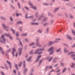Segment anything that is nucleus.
I'll return each instance as SVG.
<instances>
[{
	"mask_svg": "<svg viewBox=\"0 0 75 75\" xmlns=\"http://www.w3.org/2000/svg\"><path fill=\"white\" fill-rule=\"evenodd\" d=\"M54 50V47H52L50 48L49 49L47 50L48 52L51 51L50 53H49V55H51L53 53V50Z\"/></svg>",
	"mask_w": 75,
	"mask_h": 75,
	"instance_id": "f257e3e1",
	"label": "nucleus"
},
{
	"mask_svg": "<svg viewBox=\"0 0 75 75\" xmlns=\"http://www.w3.org/2000/svg\"><path fill=\"white\" fill-rule=\"evenodd\" d=\"M4 35H1V38H3V40H2L1 41V38H0V42L1 43H5V41H6V40L5 39L3 38H4Z\"/></svg>",
	"mask_w": 75,
	"mask_h": 75,
	"instance_id": "f03ea898",
	"label": "nucleus"
},
{
	"mask_svg": "<svg viewBox=\"0 0 75 75\" xmlns=\"http://www.w3.org/2000/svg\"><path fill=\"white\" fill-rule=\"evenodd\" d=\"M29 4L30 5V7L32 8L34 10H36L37 9V8L35 6H33V4L30 3V2H29Z\"/></svg>",
	"mask_w": 75,
	"mask_h": 75,
	"instance_id": "7ed1b4c3",
	"label": "nucleus"
},
{
	"mask_svg": "<svg viewBox=\"0 0 75 75\" xmlns=\"http://www.w3.org/2000/svg\"><path fill=\"white\" fill-rule=\"evenodd\" d=\"M74 53H75L74 52H69L68 54L72 55L71 56V57H75V54H74Z\"/></svg>",
	"mask_w": 75,
	"mask_h": 75,
	"instance_id": "20e7f679",
	"label": "nucleus"
},
{
	"mask_svg": "<svg viewBox=\"0 0 75 75\" xmlns=\"http://www.w3.org/2000/svg\"><path fill=\"white\" fill-rule=\"evenodd\" d=\"M36 44L37 46H38V47H41V46L39 44L38 39L37 40V39H36Z\"/></svg>",
	"mask_w": 75,
	"mask_h": 75,
	"instance_id": "39448f33",
	"label": "nucleus"
},
{
	"mask_svg": "<svg viewBox=\"0 0 75 75\" xmlns=\"http://www.w3.org/2000/svg\"><path fill=\"white\" fill-rule=\"evenodd\" d=\"M44 50V49L43 48H41L38 49V50H37V51H36L35 52V54H37L38 53V52L40 51H43Z\"/></svg>",
	"mask_w": 75,
	"mask_h": 75,
	"instance_id": "423d86ee",
	"label": "nucleus"
},
{
	"mask_svg": "<svg viewBox=\"0 0 75 75\" xmlns=\"http://www.w3.org/2000/svg\"><path fill=\"white\" fill-rule=\"evenodd\" d=\"M16 48H12V54H13V56H14V53L16 52Z\"/></svg>",
	"mask_w": 75,
	"mask_h": 75,
	"instance_id": "0eeeda50",
	"label": "nucleus"
},
{
	"mask_svg": "<svg viewBox=\"0 0 75 75\" xmlns=\"http://www.w3.org/2000/svg\"><path fill=\"white\" fill-rule=\"evenodd\" d=\"M22 48H20L18 49V51L19 52V55L20 56L22 52Z\"/></svg>",
	"mask_w": 75,
	"mask_h": 75,
	"instance_id": "6e6552de",
	"label": "nucleus"
},
{
	"mask_svg": "<svg viewBox=\"0 0 75 75\" xmlns=\"http://www.w3.org/2000/svg\"><path fill=\"white\" fill-rule=\"evenodd\" d=\"M5 35L6 37H9V38L11 40L12 39V38L11 36H10V35L9 34H7L6 33H5Z\"/></svg>",
	"mask_w": 75,
	"mask_h": 75,
	"instance_id": "1a4fd4ad",
	"label": "nucleus"
},
{
	"mask_svg": "<svg viewBox=\"0 0 75 75\" xmlns=\"http://www.w3.org/2000/svg\"><path fill=\"white\" fill-rule=\"evenodd\" d=\"M41 55L38 56V57L37 59L35 61V62H37L38 61L39 59L41 58Z\"/></svg>",
	"mask_w": 75,
	"mask_h": 75,
	"instance_id": "9d476101",
	"label": "nucleus"
},
{
	"mask_svg": "<svg viewBox=\"0 0 75 75\" xmlns=\"http://www.w3.org/2000/svg\"><path fill=\"white\" fill-rule=\"evenodd\" d=\"M6 62L9 65V67H10V69L11 68V64L10 62H8V61H6Z\"/></svg>",
	"mask_w": 75,
	"mask_h": 75,
	"instance_id": "9b49d317",
	"label": "nucleus"
},
{
	"mask_svg": "<svg viewBox=\"0 0 75 75\" xmlns=\"http://www.w3.org/2000/svg\"><path fill=\"white\" fill-rule=\"evenodd\" d=\"M2 50V48L1 47H0V50H1V54H4V51Z\"/></svg>",
	"mask_w": 75,
	"mask_h": 75,
	"instance_id": "f8f14e48",
	"label": "nucleus"
},
{
	"mask_svg": "<svg viewBox=\"0 0 75 75\" xmlns=\"http://www.w3.org/2000/svg\"><path fill=\"white\" fill-rule=\"evenodd\" d=\"M54 43V42H49V44H48V46H50V45H52Z\"/></svg>",
	"mask_w": 75,
	"mask_h": 75,
	"instance_id": "ddd939ff",
	"label": "nucleus"
},
{
	"mask_svg": "<svg viewBox=\"0 0 75 75\" xmlns=\"http://www.w3.org/2000/svg\"><path fill=\"white\" fill-rule=\"evenodd\" d=\"M25 18H33V16H29V17H28L27 15L25 16Z\"/></svg>",
	"mask_w": 75,
	"mask_h": 75,
	"instance_id": "4468645a",
	"label": "nucleus"
},
{
	"mask_svg": "<svg viewBox=\"0 0 75 75\" xmlns=\"http://www.w3.org/2000/svg\"><path fill=\"white\" fill-rule=\"evenodd\" d=\"M31 24L32 25H38V23H31Z\"/></svg>",
	"mask_w": 75,
	"mask_h": 75,
	"instance_id": "2eb2a0df",
	"label": "nucleus"
},
{
	"mask_svg": "<svg viewBox=\"0 0 75 75\" xmlns=\"http://www.w3.org/2000/svg\"><path fill=\"white\" fill-rule=\"evenodd\" d=\"M2 25H3V27L5 29H7L8 28V27L5 26L4 24H2Z\"/></svg>",
	"mask_w": 75,
	"mask_h": 75,
	"instance_id": "dca6fc26",
	"label": "nucleus"
},
{
	"mask_svg": "<svg viewBox=\"0 0 75 75\" xmlns=\"http://www.w3.org/2000/svg\"><path fill=\"white\" fill-rule=\"evenodd\" d=\"M67 38L69 40H72V38L71 37H70L69 35H67Z\"/></svg>",
	"mask_w": 75,
	"mask_h": 75,
	"instance_id": "f3484780",
	"label": "nucleus"
},
{
	"mask_svg": "<svg viewBox=\"0 0 75 75\" xmlns=\"http://www.w3.org/2000/svg\"><path fill=\"white\" fill-rule=\"evenodd\" d=\"M11 30L12 31V33H13V34H15V30H13V29H12V28H11Z\"/></svg>",
	"mask_w": 75,
	"mask_h": 75,
	"instance_id": "a211bd4d",
	"label": "nucleus"
},
{
	"mask_svg": "<svg viewBox=\"0 0 75 75\" xmlns=\"http://www.w3.org/2000/svg\"><path fill=\"white\" fill-rule=\"evenodd\" d=\"M27 35V33H24V34H23L21 35V36H26Z\"/></svg>",
	"mask_w": 75,
	"mask_h": 75,
	"instance_id": "6ab92c4d",
	"label": "nucleus"
},
{
	"mask_svg": "<svg viewBox=\"0 0 75 75\" xmlns=\"http://www.w3.org/2000/svg\"><path fill=\"white\" fill-rule=\"evenodd\" d=\"M34 44H35V43L34 42H33L32 43H30L29 45V46H32L33 45H34Z\"/></svg>",
	"mask_w": 75,
	"mask_h": 75,
	"instance_id": "aec40b11",
	"label": "nucleus"
},
{
	"mask_svg": "<svg viewBox=\"0 0 75 75\" xmlns=\"http://www.w3.org/2000/svg\"><path fill=\"white\" fill-rule=\"evenodd\" d=\"M64 52H68V51L65 48H64Z\"/></svg>",
	"mask_w": 75,
	"mask_h": 75,
	"instance_id": "412c9836",
	"label": "nucleus"
},
{
	"mask_svg": "<svg viewBox=\"0 0 75 75\" xmlns=\"http://www.w3.org/2000/svg\"><path fill=\"white\" fill-rule=\"evenodd\" d=\"M31 58V57H30L29 58V59H26L27 61L28 62H29V61H30V59Z\"/></svg>",
	"mask_w": 75,
	"mask_h": 75,
	"instance_id": "4be33fe9",
	"label": "nucleus"
},
{
	"mask_svg": "<svg viewBox=\"0 0 75 75\" xmlns=\"http://www.w3.org/2000/svg\"><path fill=\"white\" fill-rule=\"evenodd\" d=\"M11 50V49H9L8 50L6 51V52L7 53H9L10 52Z\"/></svg>",
	"mask_w": 75,
	"mask_h": 75,
	"instance_id": "5701e85b",
	"label": "nucleus"
},
{
	"mask_svg": "<svg viewBox=\"0 0 75 75\" xmlns=\"http://www.w3.org/2000/svg\"><path fill=\"white\" fill-rule=\"evenodd\" d=\"M74 65H75L74 63H72V65L71 66V68H73L74 67Z\"/></svg>",
	"mask_w": 75,
	"mask_h": 75,
	"instance_id": "b1692460",
	"label": "nucleus"
},
{
	"mask_svg": "<svg viewBox=\"0 0 75 75\" xmlns=\"http://www.w3.org/2000/svg\"><path fill=\"white\" fill-rule=\"evenodd\" d=\"M22 23V22H20L19 21V22H17V24H21Z\"/></svg>",
	"mask_w": 75,
	"mask_h": 75,
	"instance_id": "393cba45",
	"label": "nucleus"
},
{
	"mask_svg": "<svg viewBox=\"0 0 75 75\" xmlns=\"http://www.w3.org/2000/svg\"><path fill=\"white\" fill-rule=\"evenodd\" d=\"M47 20V18H44V19H43V21H44V22H45V21L46 20Z\"/></svg>",
	"mask_w": 75,
	"mask_h": 75,
	"instance_id": "a878e982",
	"label": "nucleus"
},
{
	"mask_svg": "<svg viewBox=\"0 0 75 75\" xmlns=\"http://www.w3.org/2000/svg\"><path fill=\"white\" fill-rule=\"evenodd\" d=\"M1 20H5L6 19V18H5L4 17H1Z\"/></svg>",
	"mask_w": 75,
	"mask_h": 75,
	"instance_id": "bb28decb",
	"label": "nucleus"
},
{
	"mask_svg": "<svg viewBox=\"0 0 75 75\" xmlns=\"http://www.w3.org/2000/svg\"><path fill=\"white\" fill-rule=\"evenodd\" d=\"M16 16H22V15L21 14L19 13V14H18V13H16Z\"/></svg>",
	"mask_w": 75,
	"mask_h": 75,
	"instance_id": "cd10ccee",
	"label": "nucleus"
},
{
	"mask_svg": "<svg viewBox=\"0 0 75 75\" xmlns=\"http://www.w3.org/2000/svg\"><path fill=\"white\" fill-rule=\"evenodd\" d=\"M72 32L73 33V34H74V35H75V32H74V31L72 30Z\"/></svg>",
	"mask_w": 75,
	"mask_h": 75,
	"instance_id": "c85d7f7f",
	"label": "nucleus"
},
{
	"mask_svg": "<svg viewBox=\"0 0 75 75\" xmlns=\"http://www.w3.org/2000/svg\"><path fill=\"white\" fill-rule=\"evenodd\" d=\"M22 64V62H20V64H18L19 67H20L21 66Z\"/></svg>",
	"mask_w": 75,
	"mask_h": 75,
	"instance_id": "c756f323",
	"label": "nucleus"
},
{
	"mask_svg": "<svg viewBox=\"0 0 75 75\" xmlns=\"http://www.w3.org/2000/svg\"><path fill=\"white\" fill-rule=\"evenodd\" d=\"M52 59V57H51L50 58H49V61L50 62L51 60Z\"/></svg>",
	"mask_w": 75,
	"mask_h": 75,
	"instance_id": "7c9ffc66",
	"label": "nucleus"
},
{
	"mask_svg": "<svg viewBox=\"0 0 75 75\" xmlns=\"http://www.w3.org/2000/svg\"><path fill=\"white\" fill-rule=\"evenodd\" d=\"M60 40H61V39L60 38H56V40H57V41Z\"/></svg>",
	"mask_w": 75,
	"mask_h": 75,
	"instance_id": "2f4dec72",
	"label": "nucleus"
},
{
	"mask_svg": "<svg viewBox=\"0 0 75 75\" xmlns=\"http://www.w3.org/2000/svg\"><path fill=\"white\" fill-rule=\"evenodd\" d=\"M66 68H64L63 69V70L62 72H63V73H64V72L65 71H66Z\"/></svg>",
	"mask_w": 75,
	"mask_h": 75,
	"instance_id": "473e14b6",
	"label": "nucleus"
},
{
	"mask_svg": "<svg viewBox=\"0 0 75 75\" xmlns=\"http://www.w3.org/2000/svg\"><path fill=\"white\" fill-rule=\"evenodd\" d=\"M38 32L40 33H42V31H41V30H38Z\"/></svg>",
	"mask_w": 75,
	"mask_h": 75,
	"instance_id": "72a5a7b5",
	"label": "nucleus"
},
{
	"mask_svg": "<svg viewBox=\"0 0 75 75\" xmlns=\"http://www.w3.org/2000/svg\"><path fill=\"white\" fill-rule=\"evenodd\" d=\"M24 62V66H23V67L25 68V61H24L23 62Z\"/></svg>",
	"mask_w": 75,
	"mask_h": 75,
	"instance_id": "f704fd0d",
	"label": "nucleus"
},
{
	"mask_svg": "<svg viewBox=\"0 0 75 75\" xmlns=\"http://www.w3.org/2000/svg\"><path fill=\"white\" fill-rule=\"evenodd\" d=\"M43 5H45V6H47L48 5V4H46V3H43Z\"/></svg>",
	"mask_w": 75,
	"mask_h": 75,
	"instance_id": "c9c22d12",
	"label": "nucleus"
},
{
	"mask_svg": "<svg viewBox=\"0 0 75 75\" xmlns=\"http://www.w3.org/2000/svg\"><path fill=\"white\" fill-rule=\"evenodd\" d=\"M25 8L26 10H29V8L25 6Z\"/></svg>",
	"mask_w": 75,
	"mask_h": 75,
	"instance_id": "e433bc0d",
	"label": "nucleus"
},
{
	"mask_svg": "<svg viewBox=\"0 0 75 75\" xmlns=\"http://www.w3.org/2000/svg\"><path fill=\"white\" fill-rule=\"evenodd\" d=\"M49 28H48L46 29V32L47 33H48V32H49Z\"/></svg>",
	"mask_w": 75,
	"mask_h": 75,
	"instance_id": "4c0bfd02",
	"label": "nucleus"
},
{
	"mask_svg": "<svg viewBox=\"0 0 75 75\" xmlns=\"http://www.w3.org/2000/svg\"><path fill=\"white\" fill-rule=\"evenodd\" d=\"M58 42V41L56 40V41H54V43H56Z\"/></svg>",
	"mask_w": 75,
	"mask_h": 75,
	"instance_id": "58836bf2",
	"label": "nucleus"
},
{
	"mask_svg": "<svg viewBox=\"0 0 75 75\" xmlns=\"http://www.w3.org/2000/svg\"><path fill=\"white\" fill-rule=\"evenodd\" d=\"M59 8H56L55 10H54V11H56L58 10H59Z\"/></svg>",
	"mask_w": 75,
	"mask_h": 75,
	"instance_id": "ea45409f",
	"label": "nucleus"
},
{
	"mask_svg": "<svg viewBox=\"0 0 75 75\" xmlns=\"http://www.w3.org/2000/svg\"><path fill=\"white\" fill-rule=\"evenodd\" d=\"M15 67L16 68V69H18L17 67V64H15Z\"/></svg>",
	"mask_w": 75,
	"mask_h": 75,
	"instance_id": "a19ab883",
	"label": "nucleus"
},
{
	"mask_svg": "<svg viewBox=\"0 0 75 75\" xmlns=\"http://www.w3.org/2000/svg\"><path fill=\"white\" fill-rule=\"evenodd\" d=\"M10 19L11 21H13V19L11 17H10Z\"/></svg>",
	"mask_w": 75,
	"mask_h": 75,
	"instance_id": "79ce46f5",
	"label": "nucleus"
},
{
	"mask_svg": "<svg viewBox=\"0 0 75 75\" xmlns=\"http://www.w3.org/2000/svg\"><path fill=\"white\" fill-rule=\"evenodd\" d=\"M16 36H19V34L18 33H16Z\"/></svg>",
	"mask_w": 75,
	"mask_h": 75,
	"instance_id": "37998d69",
	"label": "nucleus"
},
{
	"mask_svg": "<svg viewBox=\"0 0 75 75\" xmlns=\"http://www.w3.org/2000/svg\"><path fill=\"white\" fill-rule=\"evenodd\" d=\"M18 6L19 7L20 9L21 8V7L20 6V4L19 3H18Z\"/></svg>",
	"mask_w": 75,
	"mask_h": 75,
	"instance_id": "c03bdc74",
	"label": "nucleus"
},
{
	"mask_svg": "<svg viewBox=\"0 0 75 75\" xmlns=\"http://www.w3.org/2000/svg\"><path fill=\"white\" fill-rule=\"evenodd\" d=\"M60 50H61V49H59L57 50L56 51H57V52H59V51Z\"/></svg>",
	"mask_w": 75,
	"mask_h": 75,
	"instance_id": "a18cd8bd",
	"label": "nucleus"
},
{
	"mask_svg": "<svg viewBox=\"0 0 75 75\" xmlns=\"http://www.w3.org/2000/svg\"><path fill=\"white\" fill-rule=\"evenodd\" d=\"M19 43H20V44L21 45V46H22V45L21 42H20V41H19Z\"/></svg>",
	"mask_w": 75,
	"mask_h": 75,
	"instance_id": "49530a36",
	"label": "nucleus"
},
{
	"mask_svg": "<svg viewBox=\"0 0 75 75\" xmlns=\"http://www.w3.org/2000/svg\"><path fill=\"white\" fill-rule=\"evenodd\" d=\"M49 68L50 69H51L52 68V66H49Z\"/></svg>",
	"mask_w": 75,
	"mask_h": 75,
	"instance_id": "de8ad7c7",
	"label": "nucleus"
},
{
	"mask_svg": "<svg viewBox=\"0 0 75 75\" xmlns=\"http://www.w3.org/2000/svg\"><path fill=\"white\" fill-rule=\"evenodd\" d=\"M11 7L12 8H13V9H14V7L13 6H12V5H11Z\"/></svg>",
	"mask_w": 75,
	"mask_h": 75,
	"instance_id": "09e8293b",
	"label": "nucleus"
},
{
	"mask_svg": "<svg viewBox=\"0 0 75 75\" xmlns=\"http://www.w3.org/2000/svg\"><path fill=\"white\" fill-rule=\"evenodd\" d=\"M75 47V44L72 46V48H74Z\"/></svg>",
	"mask_w": 75,
	"mask_h": 75,
	"instance_id": "8fccbe9b",
	"label": "nucleus"
},
{
	"mask_svg": "<svg viewBox=\"0 0 75 75\" xmlns=\"http://www.w3.org/2000/svg\"><path fill=\"white\" fill-rule=\"evenodd\" d=\"M70 18H72L73 17L71 15H70Z\"/></svg>",
	"mask_w": 75,
	"mask_h": 75,
	"instance_id": "3c124183",
	"label": "nucleus"
},
{
	"mask_svg": "<svg viewBox=\"0 0 75 75\" xmlns=\"http://www.w3.org/2000/svg\"><path fill=\"white\" fill-rule=\"evenodd\" d=\"M42 53V52H40L38 53V54H41Z\"/></svg>",
	"mask_w": 75,
	"mask_h": 75,
	"instance_id": "603ef678",
	"label": "nucleus"
},
{
	"mask_svg": "<svg viewBox=\"0 0 75 75\" xmlns=\"http://www.w3.org/2000/svg\"><path fill=\"white\" fill-rule=\"evenodd\" d=\"M33 51H31L30 52V54H33Z\"/></svg>",
	"mask_w": 75,
	"mask_h": 75,
	"instance_id": "864d4df0",
	"label": "nucleus"
},
{
	"mask_svg": "<svg viewBox=\"0 0 75 75\" xmlns=\"http://www.w3.org/2000/svg\"><path fill=\"white\" fill-rule=\"evenodd\" d=\"M53 20H52L51 21V23H53Z\"/></svg>",
	"mask_w": 75,
	"mask_h": 75,
	"instance_id": "5fc2aeb1",
	"label": "nucleus"
},
{
	"mask_svg": "<svg viewBox=\"0 0 75 75\" xmlns=\"http://www.w3.org/2000/svg\"><path fill=\"white\" fill-rule=\"evenodd\" d=\"M1 73L3 75H4V73H3V72H1Z\"/></svg>",
	"mask_w": 75,
	"mask_h": 75,
	"instance_id": "6e6d98bb",
	"label": "nucleus"
},
{
	"mask_svg": "<svg viewBox=\"0 0 75 75\" xmlns=\"http://www.w3.org/2000/svg\"><path fill=\"white\" fill-rule=\"evenodd\" d=\"M42 60H41L40 61L39 63L40 64V63L42 62Z\"/></svg>",
	"mask_w": 75,
	"mask_h": 75,
	"instance_id": "4d7b16f0",
	"label": "nucleus"
},
{
	"mask_svg": "<svg viewBox=\"0 0 75 75\" xmlns=\"http://www.w3.org/2000/svg\"><path fill=\"white\" fill-rule=\"evenodd\" d=\"M13 73L14 74H16V71L15 70H13Z\"/></svg>",
	"mask_w": 75,
	"mask_h": 75,
	"instance_id": "13d9d810",
	"label": "nucleus"
},
{
	"mask_svg": "<svg viewBox=\"0 0 75 75\" xmlns=\"http://www.w3.org/2000/svg\"><path fill=\"white\" fill-rule=\"evenodd\" d=\"M6 56L8 58L9 57L8 55V54H6Z\"/></svg>",
	"mask_w": 75,
	"mask_h": 75,
	"instance_id": "bf43d9fd",
	"label": "nucleus"
},
{
	"mask_svg": "<svg viewBox=\"0 0 75 75\" xmlns=\"http://www.w3.org/2000/svg\"><path fill=\"white\" fill-rule=\"evenodd\" d=\"M1 69H4V67H3V66H1Z\"/></svg>",
	"mask_w": 75,
	"mask_h": 75,
	"instance_id": "052dcab7",
	"label": "nucleus"
},
{
	"mask_svg": "<svg viewBox=\"0 0 75 75\" xmlns=\"http://www.w3.org/2000/svg\"><path fill=\"white\" fill-rule=\"evenodd\" d=\"M60 69H59L57 71V72H59L60 71Z\"/></svg>",
	"mask_w": 75,
	"mask_h": 75,
	"instance_id": "680f3d73",
	"label": "nucleus"
},
{
	"mask_svg": "<svg viewBox=\"0 0 75 75\" xmlns=\"http://www.w3.org/2000/svg\"><path fill=\"white\" fill-rule=\"evenodd\" d=\"M17 54H18V53H16V55H15V56H16V57H17Z\"/></svg>",
	"mask_w": 75,
	"mask_h": 75,
	"instance_id": "e2e57ef3",
	"label": "nucleus"
},
{
	"mask_svg": "<svg viewBox=\"0 0 75 75\" xmlns=\"http://www.w3.org/2000/svg\"><path fill=\"white\" fill-rule=\"evenodd\" d=\"M38 13H36L35 14V16H37V15H38Z\"/></svg>",
	"mask_w": 75,
	"mask_h": 75,
	"instance_id": "0e129e2a",
	"label": "nucleus"
},
{
	"mask_svg": "<svg viewBox=\"0 0 75 75\" xmlns=\"http://www.w3.org/2000/svg\"><path fill=\"white\" fill-rule=\"evenodd\" d=\"M55 71L54 70H52V71Z\"/></svg>",
	"mask_w": 75,
	"mask_h": 75,
	"instance_id": "69168bd1",
	"label": "nucleus"
},
{
	"mask_svg": "<svg viewBox=\"0 0 75 75\" xmlns=\"http://www.w3.org/2000/svg\"><path fill=\"white\" fill-rule=\"evenodd\" d=\"M25 40L27 42L28 41V39H25Z\"/></svg>",
	"mask_w": 75,
	"mask_h": 75,
	"instance_id": "338daca9",
	"label": "nucleus"
},
{
	"mask_svg": "<svg viewBox=\"0 0 75 75\" xmlns=\"http://www.w3.org/2000/svg\"><path fill=\"white\" fill-rule=\"evenodd\" d=\"M61 64L62 66H63V65H64V64L62 63H61Z\"/></svg>",
	"mask_w": 75,
	"mask_h": 75,
	"instance_id": "774afa93",
	"label": "nucleus"
}]
</instances>
